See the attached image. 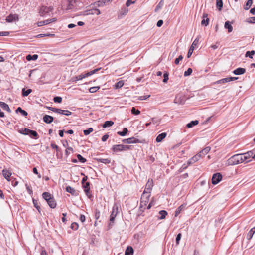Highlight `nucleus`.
<instances>
[{"label": "nucleus", "mask_w": 255, "mask_h": 255, "mask_svg": "<svg viewBox=\"0 0 255 255\" xmlns=\"http://www.w3.org/2000/svg\"><path fill=\"white\" fill-rule=\"evenodd\" d=\"M242 156L243 154H237L233 155L227 160L226 165L228 166H232L243 162Z\"/></svg>", "instance_id": "nucleus-1"}, {"label": "nucleus", "mask_w": 255, "mask_h": 255, "mask_svg": "<svg viewBox=\"0 0 255 255\" xmlns=\"http://www.w3.org/2000/svg\"><path fill=\"white\" fill-rule=\"evenodd\" d=\"M101 69V68H97L96 69H94L93 70H92L90 72H88L85 74H81L79 75L76 76L73 78V81H77L80 80H82L83 78H85L86 77H87L88 76H90L94 73H95L96 72L99 71Z\"/></svg>", "instance_id": "nucleus-2"}, {"label": "nucleus", "mask_w": 255, "mask_h": 255, "mask_svg": "<svg viewBox=\"0 0 255 255\" xmlns=\"http://www.w3.org/2000/svg\"><path fill=\"white\" fill-rule=\"evenodd\" d=\"M130 149V146L128 145L123 144H116L112 146V150L115 152H118L128 150Z\"/></svg>", "instance_id": "nucleus-3"}, {"label": "nucleus", "mask_w": 255, "mask_h": 255, "mask_svg": "<svg viewBox=\"0 0 255 255\" xmlns=\"http://www.w3.org/2000/svg\"><path fill=\"white\" fill-rule=\"evenodd\" d=\"M53 9L54 8L52 6H42L39 10L40 15L41 16H45L46 15H48Z\"/></svg>", "instance_id": "nucleus-4"}, {"label": "nucleus", "mask_w": 255, "mask_h": 255, "mask_svg": "<svg viewBox=\"0 0 255 255\" xmlns=\"http://www.w3.org/2000/svg\"><path fill=\"white\" fill-rule=\"evenodd\" d=\"M153 186V181L151 179H149L147 182L146 184L144 191L143 193V198L147 194H150L152 187Z\"/></svg>", "instance_id": "nucleus-5"}, {"label": "nucleus", "mask_w": 255, "mask_h": 255, "mask_svg": "<svg viewBox=\"0 0 255 255\" xmlns=\"http://www.w3.org/2000/svg\"><path fill=\"white\" fill-rule=\"evenodd\" d=\"M185 102V98L183 95L178 94L176 95L174 102L176 104L183 105Z\"/></svg>", "instance_id": "nucleus-6"}, {"label": "nucleus", "mask_w": 255, "mask_h": 255, "mask_svg": "<svg viewBox=\"0 0 255 255\" xmlns=\"http://www.w3.org/2000/svg\"><path fill=\"white\" fill-rule=\"evenodd\" d=\"M118 212V206L117 204H114L112 211L111 212V215H110V221L111 222L113 223L115 220V218Z\"/></svg>", "instance_id": "nucleus-7"}, {"label": "nucleus", "mask_w": 255, "mask_h": 255, "mask_svg": "<svg viewBox=\"0 0 255 255\" xmlns=\"http://www.w3.org/2000/svg\"><path fill=\"white\" fill-rule=\"evenodd\" d=\"M222 176L220 173L214 174L212 178V183L214 185L218 184L222 179Z\"/></svg>", "instance_id": "nucleus-8"}, {"label": "nucleus", "mask_w": 255, "mask_h": 255, "mask_svg": "<svg viewBox=\"0 0 255 255\" xmlns=\"http://www.w3.org/2000/svg\"><path fill=\"white\" fill-rule=\"evenodd\" d=\"M242 154L243 161H245L246 163H248L251 161V160L250 159V158L252 157L253 158V152L250 151Z\"/></svg>", "instance_id": "nucleus-9"}, {"label": "nucleus", "mask_w": 255, "mask_h": 255, "mask_svg": "<svg viewBox=\"0 0 255 255\" xmlns=\"http://www.w3.org/2000/svg\"><path fill=\"white\" fill-rule=\"evenodd\" d=\"M122 141L123 143L127 144L138 143L141 142L139 139L134 137L123 139Z\"/></svg>", "instance_id": "nucleus-10"}, {"label": "nucleus", "mask_w": 255, "mask_h": 255, "mask_svg": "<svg viewBox=\"0 0 255 255\" xmlns=\"http://www.w3.org/2000/svg\"><path fill=\"white\" fill-rule=\"evenodd\" d=\"M198 41H199V40L197 38H196L195 39V40L193 41V42L192 43V44L191 46H190V47L188 50V52L187 57L188 58L190 57L191 56V55H192V54L194 50L195 46L198 43Z\"/></svg>", "instance_id": "nucleus-11"}, {"label": "nucleus", "mask_w": 255, "mask_h": 255, "mask_svg": "<svg viewBox=\"0 0 255 255\" xmlns=\"http://www.w3.org/2000/svg\"><path fill=\"white\" fill-rule=\"evenodd\" d=\"M143 194L141 195V205L142 206L143 205H146V203H147L149 201V197H150V194H147L144 198H143Z\"/></svg>", "instance_id": "nucleus-12"}, {"label": "nucleus", "mask_w": 255, "mask_h": 255, "mask_svg": "<svg viewBox=\"0 0 255 255\" xmlns=\"http://www.w3.org/2000/svg\"><path fill=\"white\" fill-rule=\"evenodd\" d=\"M18 19V16L16 14H10L6 18L7 22H12Z\"/></svg>", "instance_id": "nucleus-13"}, {"label": "nucleus", "mask_w": 255, "mask_h": 255, "mask_svg": "<svg viewBox=\"0 0 255 255\" xmlns=\"http://www.w3.org/2000/svg\"><path fill=\"white\" fill-rule=\"evenodd\" d=\"M246 72V69L243 68H238L234 70L233 73L236 75H240L244 74Z\"/></svg>", "instance_id": "nucleus-14"}, {"label": "nucleus", "mask_w": 255, "mask_h": 255, "mask_svg": "<svg viewBox=\"0 0 255 255\" xmlns=\"http://www.w3.org/2000/svg\"><path fill=\"white\" fill-rule=\"evenodd\" d=\"M209 19L208 18V15L206 13H204L203 15V20L201 21V24L207 26L209 24Z\"/></svg>", "instance_id": "nucleus-15"}, {"label": "nucleus", "mask_w": 255, "mask_h": 255, "mask_svg": "<svg viewBox=\"0 0 255 255\" xmlns=\"http://www.w3.org/2000/svg\"><path fill=\"white\" fill-rule=\"evenodd\" d=\"M83 187L86 195L89 196V194H90V183L87 182L84 183V184H83Z\"/></svg>", "instance_id": "nucleus-16"}, {"label": "nucleus", "mask_w": 255, "mask_h": 255, "mask_svg": "<svg viewBox=\"0 0 255 255\" xmlns=\"http://www.w3.org/2000/svg\"><path fill=\"white\" fill-rule=\"evenodd\" d=\"M53 117L47 115H45L43 118V121L47 124L51 123L53 121Z\"/></svg>", "instance_id": "nucleus-17"}, {"label": "nucleus", "mask_w": 255, "mask_h": 255, "mask_svg": "<svg viewBox=\"0 0 255 255\" xmlns=\"http://www.w3.org/2000/svg\"><path fill=\"white\" fill-rule=\"evenodd\" d=\"M2 175L3 176H4V177L8 181H9L10 180V177L11 176V173L9 171H8L6 169H3L2 171Z\"/></svg>", "instance_id": "nucleus-18"}, {"label": "nucleus", "mask_w": 255, "mask_h": 255, "mask_svg": "<svg viewBox=\"0 0 255 255\" xmlns=\"http://www.w3.org/2000/svg\"><path fill=\"white\" fill-rule=\"evenodd\" d=\"M31 138L37 139L38 138L39 136L36 131L32 130H30V131L28 133V134Z\"/></svg>", "instance_id": "nucleus-19"}, {"label": "nucleus", "mask_w": 255, "mask_h": 255, "mask_svg": "<svg viewBox=\"0 0 255 255\" xmlns=\"http://www.w3.org/2000/svg\"><path fill=\"white\" fill-rule=\"evenodd\" d=\"M66 190L67 192L71 193L72 195H77V191L72 187L68 186L66 188Z\"/></svg>", "instance_id": "nucleus-20"}, {"label": "nucleus", "mask_w": 255, "mask_h": 255, "mask_svg": "<svg viewBox=\"0 0 255 255\" xmlns=\"http://www.w3.org/2000/svg\"><path fill=\"white\" fill-rule=\"evenodd\" d=\"M0 106L3 110L8 111L9 113L11 112L10 109L9 107V106L5 103L3 102L0 101Z\"/></svg>", "instance_id": "nucleus-21"}, {"label": "nucleus", "mask_w": 255, "mask_h": 255, "mask_svg": "<svg viewBox=\"0 0 255 255\" xmlns=\"http://www.w3.org/2000/svg\"><path fill=\"white\" fill-rule=\"evenodd\" d=\"M255 233V227L252 228L249 232L248 233L247 235V239L248 240H250L252 237L254 233Z\"/></svg>", "instance_id": "nucleus-22"}, {"label": "nucleus", "mask_w": 255, "mask_h": 255, "mask_svg": "<svg viewBox=\"0 0 255 255\" xmlns=\"http://www.w3.org/2000/svg\"><path fill=\"white\" fill-rule=\"evenodd\" d=\"M167 135V133L165 132H163L160 134H159L156 137V141L157 142H160L162 140L165 138Z\"/></svg>", "instance_id": "nucleus-23"}, {"label": "nucleus", "mask_w": 255, "mask_h": 255, "mask_svg": "<svg viewBox=\"0 0 255 255\" xmlns=\"http://www.w3.org/2000/svg\"><path fill=\"white\" fill-rule=\"evenodd\" d=\"M224 27L225 28L228 29V32H231L233 30V27L229 21H227L225 22Z\"/></svg>", "instance_id": "nucleus-24"}, {"label": "nucleus", "mask_w": 255, "mask_h": 255, "mask_svg": "<svg viewBox=\"0 0 255 255\" xmlns=\"http://www.w3.org/2000/svg\"><path fill=\"white\" fill-rule=\"evenodd\" d=\"M186 204H182L180 205L175 211V216L177 217L181 212L182 210L185 207Z\"/></svg>", "instance_id": "nucleus-25"}, {"label": "nucleus", "mask_w": 255, "mask_h": 255, "mask_svg": "<svg viewBox=\"0 0 255 255\" xmlns=\"http://www.w3.org/2000/svg\"><path fill=\"white\" fill-rule=\"evenodd\" d=\"M58 113L65 116H70L72 114L71 112H70V111L64 110L60 109H59Z\"/></svg>", "instance_id": "nucleus-26"}, {"label": "nucleus", "mask_w": 255, "mask_h": 255, "mask_svg": "<svg viewBox=\"0 0 255 255\" xmlns=\"http://www.w3.org/2000/svg\"><path fill=\"white\" fill-rule=\"evenodd\" d=\"M133 249L131 246H128L125 251V255H133Z\"/></svg>", "instance_id": "nucleus-27"}, {"label": "nucleus", "mask_w": 255, "mask_h": 255, "mask_svg": "<svg viewBox=\"0 0 255 255\" xmlns=\"http://www.w3.org/2000/svg\"><path fill=\"white\" fill-rule=\"evenodd\" d=\"M199 123V121L198 120L192 121L190 123H188L186 125L187 128H191L193 126L197 125Z\"/></svg>", "instance_id": "nucleus-28"}, {"label": "nucleus", "mask_w": 255, "mask_h": 255, "mask_svg": "<svg viewBox=\"0 0 255 255\" xmlns=\"http://www.w3.org/2000/svg\"><path fill=\"white\" fill-rule=\"evenodd\" d=\"M48 204L51 208H55L56 207L57 204L54 197H53L51 200L49 201Z\"/></svg>", "instance_id": "nucleus-29"}, {"label": "nucleus", "mask_w": 255, "mask_h": 255, "mask_svg": "<svg viewBox=\"0 0 255 255\" xmlns=\"http://www.w3.org/2000/svg\"><path fill=\"white\" fill-rule=\"evenodd\" d=\"M32 92L31 89L25 90V88H23L22 90V95L23 97H26Z\"/></svg>", "instance_id": "nucleus-30"}, {"label": "nucleus", "mask_w": 255, "mask_h": 255, "mask_svg": "<svg viewBox=\"0 0 255 255\" xmlns=\"http://www.w3.org/2000/svg\"><path fill=\"white\" fill-rule=\"evenodd\" d=\"M160 217H158V219H163L165 218L166 216L167 215V212L165 210H161L159 212Z\"/></svg>", "instance_id": "nucleus-31"}, {"label": "nucleus", "mask_w": 255, "mask_h": 255, "mask_svg": "<svg viewBox=\"0 0 255 255\" xmlns=\"http://www.w3.org/2000/svg\"><path fill=\"white\" fill-rule=\"evenodd\" d=\"M38 57V56L37 54H34L32 55L29 54L26 56V59L28 61L35 60L37 59Z\"/></svg>", "instance_id": "nucleus-32"}, {"label": "nucleus", "mask_w": 255, "mask_h": 255, "mask_svg": "<svg viewBox=\"0 0 255 255\" xmlns=\"http://www.w3.org/2000/svg\"><path fill=\"white\" fill-rule=\"evenodd\" d=\"M30 130V129L27 128H21L19 130V132L22 134L27 135Z\"/></svg>", "instance_id": "nucleus-33"}, {"label": "nucleus", "mask_w": 255, "mask_h": 255, "mask_svg": "<svg viewBox=\"0 0 255 255\" xmlns=\"http://www.w3.org/2000/svg\"><path fill=\"white\" fill-rule=\"evenodd\" d=\"M50 21V20H49L48 19H46V20H45L43 21H39L37 23V25H38V26L40 27V26H42L45 25H47L50 23H49Z\"/></svg>", "instance_id": "nucleus-34"}, {"label": "nucleus", "mask_w": 255, "mask_h": 255, "mask_svg": "<svg viewBox=\"0 0 255 255\" xmlns=\"http://www.w3.org/2000/svg\"><path fill=\"white\" fill-rule=\"evenodd\" d=\"M114 124V122L112 121H106L103 125V127L104 128L110 127Z\"/></svg>", "instance_id": "nucleus-35"}, {"label": "nucleus", "mask_w": 255, "mask_h": 255, "mask_svg": "<svg viewBox=\"0 0 255 255\" xmlns=\"http://www.w3.org/2000/svg\"><path fill=\"white\" fill-rule=\"evenodd\" d=\"M53 196L49 192H45L42 194V197L44 200L45 199H50V197H52Z\"/></svg>", "instance_id": "nucleus-36"}, {"label": "nucleus", "mask_w": 255, "mask_h": 255, "mask_svg": "<svg viewBox=\"0 0 255 255\" xmlns=\"http://www.w3.org/2000/svg\"><path fill=\"white\" fill-rule=\"evenodd\" d=\"M128 132V129L127 128H124L123 129L122 131H119L117 132V134L120 136H125Z\"/></svg>", "instance_id": "nucleus-37"}, {"label": "nucleus", "mask_w": 255, "mask_h": 255, "mask_svg": "<svg viewBox=\"0 0 255 255\" xmlns=\"http://www.w3.org/2000/svg\"><path fill=\"white\" fill-rule=\"evenodd\" d=\"M252 3L253 1L252 0H248L244 7V9L246 10H248L251 6Z\"/></svg>", "instance_id": "nucleus-38"}, {"label": "nucleus", "mask_w": 255, "mask_h": 255, "mask_svg": "<svg viewBox=\"0 0 255 255\" xmlns=\"http://www.w3.org/2000/svg\"><path fill=\"white\" fill-rule=\"evenodd\" d=\"M216 6L217 8L221 10L223 7V1L222 0H216Z\"/></svg>", "instance_id": "nucleus-39"}, {"label": "nucleus", "mask_w": 255, "mask_h": 255, "mask_svg": "<svg viewBox=\"0 0 255 255\" xmlns=\"http://www.w3.org/2000/svg\"><path fill=\"white\" fill-rule=\"evenodd\" d=\"M98 160L99 162L106 164H109L111 162V160L108 158H100Z\"/></svg>", "instance_id": "nucleus-40"}, {"label": "nucleus", "mask_w": 255, "mask_h": 255, "mask_svg": "<svg viewBox=\"0 0 255 255\" xmlns=\"http://www.w3.org/2000/svg\"><path fill=\"white\" fill-rule=\"evenodd\" d=\"M211 149L210 147L207 146L204 148L203 150H201V153L203 154V156H205L206 154L208 153Z\"/></svg>", "instance_id": "nucleus-41"}, {"label": "nucleus", "mask_w": 255, "mask_h": 255, "mask_svg": "<svg viewBox=\"0 0 255 255\" xmlns=\"http://www.w3.org/2000/svg\"><path fill=\"white\" fill-rule=\"evenodd\" d=\"M229 82V81L228 80V78L227 77V78H223L221 80H218L216 82H215L214 83V84H223V83H225Z\"/></svg>", "instance_id": "nucleus-42"}, {"label": "nucleus", "mask_w": 255, "mask_h": 255, "mask_svg": "<svg viewBox=\"0 0 255 255\" xmlns=\"http://www.w3.org/2000/svg\"><path fill=\"white\" fill-rule=\"evenodd\" d=\"M16 112H19L21 115L24 116H26L28 115V113L26 111L24 110H22L21 107H18L16 110Z\"/></svg>", "instance_id": "nucleus-43"}, {"label": "nucleus", "mask_w": 255, "mask_h": 255, "mask_svg": "<svg viewBox=\"0 0 255 255\" xmlns=\"http://www.w3.org/2000/svg\"><path fill=\"white\" fill-rule=\"evenodd\" d=\"M124 85V82L123 81H120L116 83L115 85V88L116 89H119L123 87Z\"/></svg>", "instance_id": "nucleus-44"}, {"label": "nucleus", "mask_w": 255, "mask_h": 255, "mask_svg": "<svg viewBox=\"0 0 255 255\" xmlns=\"http://www.w3.org/2000/svg\"><path fill=\"white\" fill-rule=\"evenodd\" d=\"M255 53V51L254 50H252L251 51H247L245 54V56L246 57H249L250 58H252V55H254Z\"/></svg>", "instance_id": "nucleus-45"}, {"label": "nucleus", "mask_w": 255, "mask_h": 255, "mask_svg": "<svg viewBox=\"0 0 255 255\" xmlns=\"http://www.w3.org/2000/svg\"><path fill=\"white\" fill-rule=\"evenodd\" d=\"M99 89H100L99 86H95V87H91L89 90L90 93H94L96 92V91H97Z\"/></svg>", "instance_id": "nucleus-46"}, {"label": "nucleus", "mask_w": 255, "mask_h": 255, "mask_svg": "<svg viewBox=\"0 0 255 255\" xmlns=\"http://www.w3.org/2000/svg\"><path fill=\"white\" fill-rule=\"evenodd\" d=\"M164 5V2H163V0H161L159 3L158 4V5L156 6L155 9V11L156 12L159 9H160Z\"/></svg>", "instance_id": "nucleus-47"}, {"label": "nucleus", "mask_w": 255, "mask_h": 255, "mask_svg": "<svg viewBox=\"0 0 255 255\" xmlns=\"http://www.w3.org/2000/svg\"><path fill=\"white\" fill-rule=\"evenodd\" d=\"M70 227L72 230H77L78 229L79 225L77 223L73 222L71 224Z\"/></svg>", "instance_id": "nucleus-48"}, {"label": "nucleus", "mask_w": 255, "mask_h": 255, "mask_svg": "<svg viewBox=\"0 0 255 255\" xmlns=\"http://www.w3.org/2000/svg\"><path fill=\"white\" fill-rule=\"evenodd\" d=\"M131 113L133 115H138L140 113V111L136 109L135 107H132L131 110Z\"/></svg>", "instance_id": "nucleus-49"}, {"label": "nucleus", "mask_w": 255, "mask_h": 255, "mask_svg": "<svg viewBox=\"0 0 255 255\" xmlns=\"http://www.w3.org/2000/svg\"><path fill=\"white\" fill-rule=\"evenodd\" d=\"M34 206L37 209L39 212H40V207L39 205V203L37 201L33 200Z\"/></svg>", "instance_id": "nucleus-50"}, {"label": "nucleus", "mask_w": 255, "mask_h": 255, "mask_svg": "<svg viewBox=\"0 0 255 255\" xmlns=\"http://www.w3.org/2000/svg\"><path fill=\"white\" fill-rule=\"evenodd\" d=\"M93 131V129L92 128H89L87 129L84 130L83 131L84 134L85 135H89L91 132H92Z\"/></svg>", "instance_id": "nucleus-51"}, {"label": "nucleus", "mask_w": 255, "mask_h": 255, "mask_svg": "<svg viewBox=\"0 0 255 255\" xmlns=\"http://www.w3.org/2000/svg\"><path fill=\"white\" fill-rule=\"evenodd\" d=\"M77 157L78 160L81 163H85L86 161V159L83 158L80 154H78Z\"/></svg>", "instance_id": "nucleus-52"}, {"label": "nucleus", "mask_w": 255, "mask_h": 255, "mask_svg": "<svg viewBox=\"0 0 255 255\" xmlns=\"http://www.w3.org/2000/svg\"><path fill=\"white\" fill-rule=\"evenodd\" d=\"M192 72V69L191 68H189L187 71L184 72V75L185 76H187L191 74Z\"/></svg>", "instance_id": "nucleus-53"}, {"label": "nucleus", "mask_w": 255, "mask_h": 255, "mask_svg": "<svg viewBox=\"0 0 255 255\" xmlns=\"http://www.w3.org/2000/svg\"><path fill=\"white\" fill-rule=\"evenodd\" d=\"M62 98L61 97H59V96H56V97H55L53 99V101L55 103H61L62 102Z\"/></svg>", "instance_id": "nucleus-54"}, {"label": "nucleus", "mask_w": 255, "mask_h": 255, "mask_svg": "<svg viewBox=\"0 0 255 255\" xmlns=\"http://www.w3.org/2000/svg\"><path fill=\"white\" fill-rule=\"evenodd\" d=\"M183 57L182 55H180L175 60V64L178 65L180 63V61L183 59Z\"/></svg>", "instance_id": "nucleus-55"}, {"label": "nucleus", "mask_w": 255, "mask_h": 255, "mask_svg": "<svg viewBox=\"0 0 255 255\" xmlns=\"http://www.w3.org/2000/svg\"><path fill=\"white\" fill-rule=\"evenodd\" d=\"M151 123H153L154 124H159L160 122V120L158 119H157L156 118H153L151 119Z\"/></svg>", "instance_id": "nucleus-56"}, {"label": "nucleus", "mask_w": 255, "mask_h": 255, "mask_svg": "<svg viewBox=\"0 0 255 255\" xmlns=\"http://www.w3.org/2000/svg\"><path fill=\"white\" fill-rule=\"evenodd\" d=\"M164 79L163 80V82L164 83H166L169 79L168 78V73L166 72L163 75Z\"/></svg>", "instance_id": "nucleus-57"}, {"label": "nucleus", "mask_w": 255, "mask_h": 255, "mask_svg": "<svg viewBox=\"0 0 255 255\" xmlns=\"http://www.w3.org/2000/svg\"><path fill=\"white\" fill-rule=\"evenodd\" d=\"M181 236H182V235L181 233H179L177 235L176 238V243L177 245H178L179 244V241L181 239Z\"/></svg>", "instance_id": "nucleus-58"}, {"label": "nucleus", "mask_w": 255, "mask_h": 255, "mask_svg": "<svg viewBox=\"0 0 255 255\" xmlns=\"http://www.w3.org/2000/svg\"><path fill=\"white\" fill-rule=\"evenodd\" d=\"M100 216V211L98 210L97 209L96 210L95 213V218L96 220H98Z\"/></svg>", "instance_id": "nucleus-59"}, {"label": "nucleus", "mask_w": 255, "mask_h": 255, "mask_svg": "<svg viewBox=\"0 0 255 255\" xmlns=\"http://www.w3.org/2000/svg\"><path fill=\"white\" fill-rule=\"evenodd\" d=\"M150 96V95H144V96H141L138 97V100H145L148 99Z\"/></svg>", "instance_id": "nucleus-60"}, {"label": "nucleus", "mask_w": 255, "mask_h": 255, "mask_svg": "<svg viewBox=\"0 0 255 255\" xmlns=\"http://www.w3.org/2000/svg\"><path fill=\"white\" fill-rule=\"evenodd\" d=\"M136 0H128V1L126 2V5L127 6H130L131 4H133L135 3Z\"/></svg>", "instance_id": "nucleus-61"}, {"label": "nucleus", "mask_w": 255, "mask_h": 255, "mask_svg": "<svg viewBox=\"0 0 255 255\" xmlns=\"http://www.w3.org/2000/svg\"><path fill=\"white\" fill-rule=\"evenodd\" d=\"M47 108L54 112H55L57 113H58L59 109H58V108H54V107H47Z\"/></svg>", "instance_id": "nucleus-62"}, {"label": "nucleus", "mask_w": 255, "mask_h": 255, "mask_svg": "<svg viewBox=\"0 0 255 255\" xmlns=\"http://www.w3.org/2000/svg\"><path fill=\"white\" fill-rule=\"evenodd\" d=\"M33 172L34 174L38 175V178H40L41 177V176L40 174L38 173L37 169L36 167L33 168Z\"/></svg>", "instance_id": "nucleus-63"}, {"label": "nucleus", "mask_w": 255, "mask_h": 255, "mask_svg": "<svg viewBox=\"0 0 255 255\" xmlns=\"http://www.w3.org/2000/svg\"><path fill=\"white\" fill-rule=\"evenodd\" d=\"M192 159L195 162H197L200 159V155H195L192 157Z\"/></svg>", "instance_id": "nucleus-64"}]
</instances>
